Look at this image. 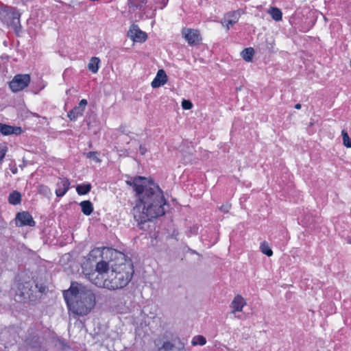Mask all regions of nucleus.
I'll return each instance as SVG.
<instances>
[{
	"label": "nucleus",
	"instance_id": "nucleus-6",
	"mask_svg": "<svg viewBox=\"0 0 351 351\" xmlns=\"http://www.w3.org/2000/svg\"><path fill=\"white\" fill-rule=\"evenodd\" d=\"M30 80L28 74H18L9 83L10 88L14 93L21 91L29 85Z\"/></svg>",
	"mask_w": 351,
	"mask_h": 351
},
{
	"label": "nucleus",
	"instance_id": "nucleus-26",
	"mask_svg": "<svg viewBox=\"0 0 351 351\" xmlns=\"http://www.w3.org/2000/svg\"><path fill=\"white\" fill-rule=\"evenodd\" d=\"M102 254H103L102 248L95 247L90 252V253L88 254L89 259L97 258L98 256H101Z\"/></svg>",
	"mask_w": 351,
	"mask_h": 351
},
{
	"label": "nucleus",
	"instance_id": "nucleus-1",
	"mask_svg": "<svg viewBox=\"0 0 351 351\" xmlns=\"http://www.w3.org/2000/svg\"><path fill=\"white\" fill-rule=\"evenodd\" d=\"M126 183L133 188L139 201L133 208L134 217L138 223L165 215L167 201L158 184L141 176L127 180Z\"/></svg>",
	"mask_w": 351,
	"mask_h": 351
},
{
	"label": "nucleus",
	"instance_id": "nucleus-7",
	"mask_svg": "<svg viewBox=\"0 0 351 351\" xmlns=\"http://www.w3.org/2000/svg\"><path fill=\"white\" fill-rule=\"evenodd\" d=\"M128 36L134 42L143 43L147 40V34L141 30L137 25L132 24L129 31Z\"/></svg>",
	"mask_w": 351,
	"mask_h": 351
},
{
	"label": "nucleus",
	"instance_id": "nucleus-29",
	"mask_svg": "<svg viewBox=\"0 0 351 351\" xmlns=\"http://www.w3.org/2000/svg\"><path fill=\"white\" fill-rule=\"evenodd\" d=\"M38 190L40 194H43L45 196H49L51 195V190L47 186L43 184L39 185Z\"/></svg>",
	"mask_w": 351,
	"mask_h": 351
},
{
	"label": "nucleus",
	"instance_id": "nucleus-19",
	"mask_svg": "<svg viewBox=\"0 0 351 351\" xmlns=\"http://www.w3.org/2000/svg\"><path fill=\"white\" fill-rule=\"evenodd\" d=\"M80 205L82 208V212L85 215L88 216L93 213V204L90 201H88V200L82 201Z\"/></svg>",
	"mask_w": 351,
	"mask_h": 351
},
{
	"label": "nucleus",
	"instance_id": "nucleus-12",
	"mask_svg": "<svg viewBox=\"0 0 351 351\" xmlns=\"http://www.w3.org/2000/svg\"><path fill=\"white\" fill-rule=\"evenodd\" d=\"M70 182L67 178H60L56 184V194L58 197L64 196L69 191Z\"/></svg>",
	"mask_w": 351,
	"mask_h": 351
},
{
	"label": "nucleus",
	"instance_id": "nucleus-18",
	"mask_svg": "<svg viewBox=\"0 0 351 351\" xmlns=\"http://www.w3.org/2000/svg\"><path fill=\"white\" fill-rule=\"evenodd\" d=\"M8 202L12 205H18L21 202V195L19 192L14 191L8 196Z\"/></svg>",
	"mask_w": 351,
	"mask_h": 351
},
{
	"label": "nucleus",
	"instance_id": "nucleus-13",
	"mask_svg": "<svg viewBox=\"0 0 351 351\" xmlns=\"http://www.w3.org/2000/svg\"><path fill=\"white\" fill-rule=\"evenodd\" d=\"M167 81V76L162 69L158 70L155 78L151 83L152 88H156L164 85Z\"/></svg>",
	"mask_w": 351,
	"mask_h": 351
},
{
	"label": "nucleus",
	"instance_id": "nucleus-2",
	"mask_svg": "<svg viewBox=\"0 0 351 351\" xmlns=\"http://www.w3.org/2000/svg\"><path fill=\"white\" fill-rule=\"evenodd\" d=\"M132 276V268L128 265L110 267L108 262L100 261L96 264L95 272L89 275V279L97 287L114 291L126 287Z\"/></svg>",
	"mask_w": 351,
	"mask_h": 351
},
{
	"label": "nucleus",
	"instance_id": "nucleus-15",
	"mask_svg": "<svg viewBox=\"0 0 351 351\" xmlns=\"http://www.w3.org/2000/svg\"><path fill=\"white\" fill-rule=\"evenodd\" d=\"M245 14V10L243 9H238L234 11H231L226 14L224 18L226 20H229V24L234 25L237 23L240 16Z\"/></svg>",
	"mask_w": 351,
	"mask_h": 351
},
{
	"label": "nucleus",
	"instance_id": "nucleus-27",
	"mask_svg": "<svg viewBox=\"0 0 351 351\" xmlns=\"http://www.w3.org/2000/svg\"><path fill=\"white\" fill-rule=\"evenodd\" d=\"M341 135L343 138V143L346 147H351V139L350 138L348 132L343 130L341 131Z\"/></svg>",
	"mask_w": 351,
	"mask_h": 351
},
{
	"label": "nucleus",
	"instance_id": "nucleus-37",
	"mask_svg": "<svg viewBox=\"0 0 351 351\" xmlns=\"http://www.w3.org/2000/svg\"><path fill=\"white\" fill-rule=\"evenodd\" d=\"M12 172L15 174L17 173V169L16 168H14V169H11Z\"/></svg>",
	"mask_w": 351,
	"mask_h": 351
},
{
	"label": "nucleus",
	"instance_id": "nucleus-34",
	"mask_svg": "<svg viewBox=\"0 0 351 351\" xmlns=\"http://www.w3.org/2000/svg\"><path fill=\"white\" fill-rule=\"evenodd\" d=\"M230 208V206L228 204L221 206L219 209L223 213H228Z\"/></svg>",
	"mask_w": 351,
	"mask_h": 351
},
{
	"label": "nucleus",
	"instance_id": "nucleus-36",
	"mask_svg": "<svg viewBox=\"0 0 351 351\" xmlns=\"http://www.w3.org/2000/svg\"><path fill=\"white\" fill-rule=\"evenodd\" d=\"M301 107H302V106H301V104H295V109L299 110V109H300V108H301Z\"/></svg>",
	"mask_w": 351,
	"mask_h": 351
},
{
	"label": "nucleus",
	"instance_id": "nucleus-24",
	"mask_svg": "<svg viewBox=\"0 0 351 351\" xmlns=\"http://www.w3.org/2000/svg\"><path fill=\"white\" fill-rule=\"evenodd\" d=\"M260 250L263 254L267 256H271L273 255V251L266 241H263L261 243Z\"/></svg>",
	"mask_w": 351,
	"mask_h": 351
},
{
	"label": "nucleus",
	"instance_id": "nucleus-38",
	"mask_svg": "<svg viewBox=\"0 0 351 351\" xmlns=\"http://www.w3.org/2000/svg\"><path fill=\"white\" fill-rule=\"evenodd\" d=\"M347 242L351 244V236L347 237Z\"/></svg>",
	"mask_w": 351,
	"mask_h": 351
},
{
	"label": "nucleus",
	"instance_id": "nucleus-28",
	"mask_svg": "<svg viewBox=\"0 0 351 351\" xmlns=\"http://www.w3.org/2000/svg\"><path fill=\"white\" fill-rule=\"evenodd\" d=\"M8 148L5 144H0V165H2L3 158L8 152Z\"/></svg>",
	"mask_w": 351,
	"mask_h": 351
},
{
	"label": "nucleus",
	"instance_id": "nucleus-14",
	"mask_svg": "<svg viewBox=\"0 0 351 351\" xmlns=\"http://www.w3.org/2000/svg\"><path fill=\"white\" fill-rule=\"evenodd\" d=\"M0 132L3 135H19L22 133V129L21 127L11 126L0 123Z\"/></svg>",
	"mask_w": 351,
	"mask_h": 351
},
{
	"label": "nucleus",
	"instance_id": "nucleus-4",
	"mask_svg": "<svg viewBox=\"0 0 351 351\" xmlns=\"http://www.w3.org/2000/svg\"><path fill=\"white\" fill-rule=\"evenodd\" d=\"M33 282H18L15 290V300L23 302L29 300L33 294Z\"/></svg>",
	"mask_w": 351,
	"mask_h": 351
},
{
	"label": "nucleus",
	"instance_id": "nucleus-25",
	"mask_svg": "<svg viewBox=\"0 0 351 351\" xmlns=\"http://www.w3.org/2000/svg\"><path fill=\"white\" fill-rule=\"evenodd\" d=\"M206 343V339L202 335L195 336L191 341L193 346H204Z\"/></svg>",
	"mask_w": 351,
	"mask_h": 351
},
{
	"label": "nucleus",
	"instance_id": "nucleus-8",
	"mask_svg": "<svg viewBox=\"0 0 351 351\" xmlns=\"http://www.w3.org/2000/svg\"><path fill=\"white\" fill-rule=\"evenodd\" d=\"M16 224L18 226H28L33 227L35 226L36 223L29 213L23 211L17 213L16 217Z\"/></svg>",
	"mask_w": 351,
	"mask_h": 351
},
{
	"label": "nucleus",
	"instance_id": "nucleus-16",
	"mask_svg": "<svg viewBox=\"0 0 351 351\" xmlns=\"http://www.w3.org/2000/svg\"><path fill=\"white\" fill-rule=\"evenodd\" d=\"M5 12L7 13V15L9 17L12 19L13 23H19L21 14L16 8L12 7H6L5 8Z\"/></svg>",
	"mask_w": 351,
	"mask_h": 351
},
{
	"label": "nucleus",
	"instance_id": "nucleus-5",
	"mask_svg": "<svg viewBox=\"0 0 351 351\" xmlns=\"http://www.w3.org/2000/svg\"><path fill=\"white\" fill-rule=\"evenodd\" d=\"M181 33L189 46H198L202 43V37L198 29L184 27Z\"/></svg>",
	"mask_w": 351,
	"mask_h": 351
},
{
	"label": "nucleus",
	"instance_id": "nucleus-31",
	"mask_svg": "<svg viewBox=\"0 0 351 351\" xmlns=\"http://www.w3.org/2000/svg\"><path fill=\"white\" fill-rule=\"evenodd\" d=\"M168 0H156V3L158 5V8L163 9L167 4Z\"/></svg>",
	"mask_w": 351,
	"mask_h": 351
},
{
	"label": "nucleus",
	"instance_id": "nucleus-32",
	"mask_svg": "<svg viewBox=\"0 0 351 351\" xmlns=\"http://www.w3.org/2000/svg\"><path fill=\"white\" fill-rule=\"evenodd\" d=\"M97 152H90L87 154V157L88 158H93L96 162H100V160L96 156Z\"/></svg>",
	"mask_w": 351,
	"mask_h": 351
},
{
	"label": "nucleus",
	"instance_id": "nucleus-9",
	"mask_svg": "<svg viewBox=\"0 0 351 351\" xmlns=\"http://www.w3.org/2000/svg\"><path fill=\"white\" fill-rule=\"evenodd\" d=\"M87 100L85 99H82L78 105L73 108L68 112V117L71 121H75L80 117L83 115L86 106H87Z\"/></svg>",
	"mask_w": 351,
	"mask_h": 351
},
{
	"label": "nucleus",
	"instance_id": "nucleus-23",
	"mask_svg": "<svg viewBox=\"0 0 351 351\" xmlns=\"http://www.w3.org/2000/svg\"><path fill=\"white\" fill-rule=\"evenodd\" d=\"M254 54V50L252 47L245 48L241 52L242 58L247 62H250Z\"/></svg>",
	"mask_w": 351,
	"mask_h": 351
},
{
	"label": "nucleus",
	"instance_id": "nucleus-20",
	"mask_svg": "<svg viewBox=\"0 0 351 351\" xmlns=\"http://www.w3.org/2000/svg\"><path fill=\"white\" fill-rule=\"evenodd\" d=\"M267 12L274 21H280L282 20V13L279 8L271 7Z\"/></svg>",
	"mask_w": 351,
	"mask_h": 351
},
{
	"label": "nucleus",
	"instance_id": "nucleus-22",
	"mask_svg": "<svg viewBox=\"0 0 351 351\" xmlns=\"http://www.w3.org/2000/svg\"><path fill=\"white\" fill-rule=\"evenodd\" d=\"M91 184L90 183H85L79 184L76 187V191L79 195H86L91 190Z\"/></svg>",
	"mask_w": 351,
	"mask_h": 351
},
{
	"label": "nucleus",
	"instance_id": "nucleus-11",
	"mask_svg": "<svg viewBox=\"0 0 351 351\" xmlns=\"http://www.w3.org/2000/svg\"><path fill=\"white\" fill-rule=\"evenodd\" d=\"M246 304V300L242 295L239 294L237 295L230 305V307L232 309L231 313L235 315L237 312H241Z\"/></svg>",
	"mask_w": 351,
	"mask_h": 351
},
{
	"label": "nucleus",
	"instance_id": "nucleus-21",
	"mask_svg": "<svg viewBox=\"0 0 351 351\" xmlns=\"http://www.w3.org/2000/svg\"><path fill=\"white\" fill-rule=\"evenodd\" d=\"M155 345L157 349L155 351H171L174 348V344L167 341H165L161 346H159L158 341H155Z\"/></svg>",
	"mask_w": 351,
	"mask_h": 351
},
{
	"label": "nucleus",
	"instance_id": "nucleus-35",
	"mask_svg": "<svg viewBox=\"0 0 351 351\" xmlns=\"http://www.w3.org/2000/svg\"><path fill=\"white\" fill-rule=\"evenodd\" d=\"M139 151H140V153L141 154V155H145V153L147 152V149L142 145H140Z\"/></svg>",
	"mask_w": 351,
	"mask_h": 351
},
{
	"label": "nucleus",
	"instance_id": "nucleus-17",
	"mask_svg": "<svg viewBox=\"0 0 351 351\" xmlns=\"http://www.w3.org/2000/svg\"><path fill=\"white\" fill-rule=\"evenodd\" d=\"M100 62V59L97 57L91 58L88 64V69L93 73H97L99 69Z\"/></svg>",
	"mask_w": 351,
	"mask_h": 351
},
{
	"label": "nucleus",
	"instance_id": "nucleus-30",
	"mask_svg": "<svg viewBox=\"0 0 351 351\" xmlns=\"http://www.w3.org/2000/svg\"><path fill=\"white\" fill-rule=\"evenodd\" d=\"M193 104L189 100L184 99L182 102V107L185 110H189L192 108Z\"/></svg>",
	"mask_w": 351,
	"mask_h": 351
},
{
	"label": "nucleus",
	"instance_id": "nucleus-10",
	"mask_svg": "<svg viewBox=\"0 0 351 351\" xmlns=\"http://www.w3.org/2000/svg\"><path fill=\"white\" fill-rule=\"evenodd\" d=\"M147 0H128V8L129 13L142 14L145 11Z\"/></svg>",
	"mask_w": 351,
	"mask_h": 351
},
{
	"label": "nucleus",
	"instance_id": "nucleus-3",
	"mask_svg": "<svg viewBox=\"0 0 351 351\" xmlns=\"http://www.w3.org/2000/svg\"><path fill=\"white\" fill-rule=\"evenodd\" d=\"M63 296L69 310L77 315H86L96 304L93 291L76 282H72L70 288L63 291Z\"/></svg>",
	"mask_w": 351,
	"mask_h": 351
},
{
	"label": "nucleus",
	"instance_id": "nucleus-33",
	"mask_svg": "<svg viewBox=\"0 0 351 351\" xmlns=\"http://www.w3.org/2000/svg\"><path fill=\"white\" fill-rule=\"evenodd\" d=\"M221 24L226 27V30H229L230 27L233 25V24H229V20H226L225 18H224V21L223 22H221Z\"/></svg>",
	"mask_w": 351,
	"mask_h": 351
}]
</instances>
